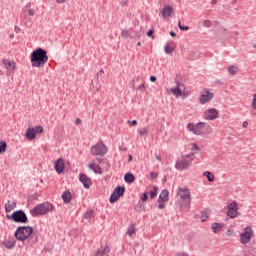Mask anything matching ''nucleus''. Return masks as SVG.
<instances>
[{"instance_id":"58836bf2","label":"nucleus","mask_w":256,"mask_h":256,"mask_svg":"<svg viewBox=\"0 0 256 256\" xmlns=\"http://www.w3.org/2000/svg\"><path fill=\"white\" fill-rule=\"evenodd\" d=\"M93 217V210H88L84 213V219H91Z\"/></svg>"},{"instance_id":"f03ea898","label":"nucleus","mask_w":256,"mask_h":256,"mask_svg":"<svg viewBox=\"0 0 256 256\" xmlns=\"http://www.w3.org/2000/svg\"><path fill=\"white\" fill-rule=\"evenodd\" d=\"M51 211H53V204L43 202L41 204H37L30 213L32 217H39V215H47V213H51Z\"/></svg>"},{"instance_id":"052dcab7","label":"nucleus","mask_w":256,"mask_h":256,"mask_svg":"<svg viewBox=\"0 0 256 256\" xmlns=\"http://www.w3.org/2000/svg\"><path fill=\"white\" fill-rule=\"evenodd\" d=\"M75 123H76V125H80V123H81V118H77V119L75 120Z\"/></svg>"},{"instance_id":"7c9ffc66","label":"nucleus","mask_w":256,"mask_h":256,"mask_svg":"<svg viewBox=\"0 0 256 256\" xmlns=\"http://www.w3.org/2000/svg\"><path fill=\"white\" fill-rule=\"evenodd\" d=\"M7 151V142L0 141V155L1 153H5Z\"/></svg>"},{"instance_id":"473e14b6","label":"nucleus","mask_w":256,"mask_h":256,"mask_svg":"<svg viewBox=\"0 0 256 256\" xmlns=\"http://www.w3.org/2000/svg\"><path fill=\"white\" fill-rule=\"evenodd\" d=\"M157 191H159V187L153 186V191L150 192V199H155L157 197Z\"/></svg>"},{"instance_id":"ea45409f","label":"nucleus","mask_w":256,"mask_h":256,"mask_svg":"<svg viewBox=\"0 0 256 256\" xmlns=\"http://www.w3.org/2000/svg\"><path fill=\"white\" fill-rule=\"evenodd\" d=\"M93 172L96 174V175H101L103 173V170L101 169L100 166H96L93 170Z\"/></svg>"},{"instance_id":"0e129e2a","label":"nucleus","mask_w":256,"mask_h":256,"mask_svg":"<svg viewBox=\"0 0 256 256\" xmlns=\"http://www.w3.org/2000/svg\"><path fill=\"white\" fill-rule=\"evenodd\" d=\"M211 5H217V0H212Z\"/></svg>"},{"instance_id":"4d7b16f0","label":"nucleus","mask_w":256,"mask_h":256,"mask_svg":"<svg viewBox=\"0 0 256 256\" xmlns=\"http://www.w3.org/2000/svg\"><path fill=\"white\" fill-rule=\"evenodd\" d=\"M187 127L189 131H193V123H189Z\"/></svg>"},{"instance_id":"5fc2aeb1","label":"nucleus","mask_w":256,"mask_h":256,"mask_svg":"<svg viewBox=\"0 0 256 256\" xmlns=\"http://www.w3.org/2000/svg\"><path fill=\"white\" fill-rule=\"evenodd\" d=\"M150 81H151V83H155V81H157V77L156 76H150Z\"/></svg>"},{"instance_id":"20e7f679","label":"nucleus","mask_w":256,"mask_h":256,"mask_svg":"<svg viewBox=\"0 0 256 256\" xmlns=\"http://www.w3.org/2000/svg\"><path fill=\"white\" fill-rule=\"evenodd\" d=\"M6 219H10L14 223H29V218L23 210H16L11 215H6Z\"/></svg>"},{"instance_id":"c03bdc74","label":"nucleus","mask_w":256,"mask_h":256,"mask_svg":"<svg viewBox=\"0 0 256 256\" xmlns=\"http://www.w3.org/2000/svg\"><path fill=\"white\" fill-rule=\"evenodd\" d=\"M252 109H255V110H256V94H254V97H253Z\"/></svg>"},{"instance_id":"412c9836","label":"nucleus","mask_w":256,"mask_h":256,"mask_svg":"<svg viewBox=\"0 0 256 256\" xmlns=\"http://www.w3.org/2000/svg\"><path fill=\"white\" fill-rule=\"evenodd\" d=\"M2 63L3 65H5L7 71H15L16 69L15 61L9 62L8 59H3Z\"/></svg>"},{"instance_id":"cd10ccee","label":"nucleus","mask_w":256,"mask_h":256,"mask_svg":"<svg viewBox=\"0 0 256 256\" xmlns=\"http://www.w3.org/2000/svg\"><path fill=\"white\" fill-rule=\"evenodd\" d=\"M15 207H17V202H12L8 200V202L5 204V211L6 213H11V211H13V209H15Z\"/></svg>"},{"instance_id":"2eb2a0df","label":"nucleus","mask_w":256,"mask_h":256,"mask_svg":"<svg viewBox=\"0 0 256 256\" xmlns=\"http://www.w3.org/2000/svg\"><path fill=\"white\" fill-rule=\"evenodd\" d=\"M253 235V230L251 228H246L245 231L240 235L242 245H247L251 241Z\"/></svg>"},{"instance_id":"e2e57ef3","label":"nucleus","mask_w":256,"mask_h":256,"mask_svg":"<svg viewBox=\"0 0 256 256\" xmlns=\"http://www.w3.org/2000/svg\"><path fill=\"white\" fill-rule=\"evenodd\" d=\"M131 161H133V156L129 155L128 162L131 163Z\"/></svg>"},{"instance_id":"dca6fc26","label":"nucleus","mask_w":256,"mask_h":256,"mask_svg":"<svg viewBox=\"0 0 256 256\" xmlns=\"http://www.w3.org/2000/svg\"><path fill=\"white\" fill-rule=\"evenodd\" d=\"M79 180H80V183H82L84 189H89V187H91V185H93V182L91 181V178H89L85 174H80L79 175Z\"/></svg>"},{"instance_id":"c9c22d12","label":"nucleus","mask_w":256,"mask_h":256,"mask_svg":"<svg viewBox=\"0 0 256 256\" xmlns=\"http://www.w3.org/2000/svg\"><path fill=\"white\" fill-rule=\"evenodd\" d=\"M138 133L140 137H143L144 135H147V133H149V130H147V128H140L138 129Z\"/></svg>"},{"instance_id":"c756f323","label":"nucleus","mask_w":256,"mask_h":256,"mask_svg":"<svg viewBox=\"0 0 256 256\" xmlns=\"http://www.w3.org/2000/svg\"><path fill=\"white\" fill-rule=\"evenodd\" d=\"M204 177H207L209 183H213L215 181V175H213V173H211L210 171L204 172Z\"/></svg>"},{"instance_id":"bb28decb","label":"nucleus","mask_w":256,"mask_h":256,"mask_svg":"<svg viewBox=\"0 0 256 256\" xmlns=\"http://www.w3.org/2000/svg\"><path fill=\"white\" fill-rule=\"evenodd\" d=\"M223 227H225V224H223V223H217V222L212 223V231H213V233L221 232V229Z\"/></svg>"},{"instance_id":"8fccbe9b","label":"nucleus","mask_w":256,"mask_h":256,"mask_svg":"<svg viewBox=\"0 0 256 256\" xmlns=\"http://www.w3.org/2000/svg\"><path fill=\"white\" fill-rule=\"evenodd\" d=\"M153 33H154L153 29L149 30L147 32V37H153Z\"/></svg>"},{"instance_id":"a19ab883","label":"nucleus","mask_w":256,"mask_h":256,"mask_svg":"<svg viewBox=\"0 0 256 256\" xmlns=\"http://www.w3.org/2000/svg\"><path fill=\"white\" fill-rule=\"evenodd\" d=\"M178 27H179L180 31H188L189 30L188 26L181 25V21L178 22Z\"/></svg>"},{"instance_id":"37998d69","label":"nucleus","mask_w":256,"mask_h":256,"mask_svg":"<svg viewBox=\"0 0 256 256\" xmlns=\"http://www.w3.org/2000/svg\"><path fill=\"white\" fill-rule=\"evenodd\" d=\"M28 15H29L30 17H34V16H35V10H34L33 8L29 9V10H28Z\"/></svg>"},{"instance_id":"39448f33","label":"nucleus","mask_w":256,"mask_h":256,"mask_svg":"<svg viewBox=\"0 0 256 256\" xmlns=\"http://www.w3.org/2000/svg\"><path fill=\"white\" fill-rule=\"evenodd\" d=\"M211 131V125H209L207 122H198L196 125H193L194 135H209Z\"/></svg>"},{"instance_id":"ddd939ff","label":"nucleus","mask_w":256,"mask_h":256,"mask_svg":"<svg viewBox=\"0 0 256 256\" xmlns=\"http://www.w3.org/2000/svg\"><path fill=\"white\" fill-rule=\"evenodd\" d=\"M228 212L227 215L230 217V219H235L237 215H239V208H237V201H233L230 203L227 207Z\"/></svg>"},{"instance_id":"338daca9","label":"nucleus","mask_w":256,"mask_h":256,"mask_svg":"<svg viewBox=\"0 0 256 256\" xmlns=\"http://www.w3.org/2000/svg\"><path fill=\"white\" fill-rule=\"evenodd\" d=\"M137 46H138V47H141V42H138V43H137Z\"/></svg>"},{"instance_id":"864d4df0","label":"nucleus","mask_w":256,"mask_h":256,"mask_svg":"<svg viewBox=\"0 0 256 256\" xmlns=\"http://www.w3.org/2000/svg\"><path fill=\"white\" fill-rule=\"evenodd\" d=\"M150 177H151V179H156L157 173L151 172V173H150Z\"/></svg>"},{"instance_id":"6ab92c4d","label":"nucleus","mask_w":256,"mask_h":256,"mask_svg":"<svg viewBox=\"0 0 256 256\" xmlns=\"http://www.w3.org/2000/svg\"><path fill=\"white\" fill-rule=\"evenodd\" d=\"M26 241L28 245H30V247H33V245H37V243H39V236L32 232V234L28 236V239H26Z\"/></svg>"},{"instance_id":"a211bd4d","label":"nucleus","mask_w":256,"mask_h":256,"mask_svg":"<svg viewBox=\"0 0 256 256\" xmlns=\"http://www.w3.org/2000/svg\"><path fill=\"white\" fill-rule=\"evenodd\" d=\"M200 161V159H203V156L201 155V148L197 144H193V160Z\"/></svg>"},{"instance_id":"e433bc0d","label":"nucleus","mask_w":256,"mask_h":256,"mask_svg":"<svg viewBox=\"0 0 256 256\" xmlns=\"http://www.w3.org/2000/svg\"><path fill=\"white\" fill-rule=\"evenodd\" d=\"M121 37L123 39H129V37H131V35L129 34V30H122Z\"/></svg>"},{"instance_id":"4be33fe9","label":"nucleus","mask_w":256,"mask_h":256,"mask_svg":"<svg viewBox=\"0 0 256 256\" xmlns=\"http://www.w3.org/2000/svg\"><path fill=\"white\" fill-rule=\"evenodd\" d=\"M94 256H109V246H101Z\"/></svg>"},{"instance_id":"13d9d810","label":"nucleus","mask_w":256,"mask_h":256,"mask_svg":"<svg viewBox=\"0 0 256 256\" xmlns=\"http://www.w3.org/2000/svg\"><path fill=\"white\" fill-rule=\"evenodd\" d=\"M170 37H177V33H175L174 31H170Z\"/></svg>"},{"instance_id":"4c0bfd02","label":"nucleus","mask_w":256,"mask_h":256,"mask_svg":"<svg viewBox=\"0 0 256 256\" xmlns=\"http://www.w3.org/2000/svg\"><path fill=\"white\" fill-rule=\"evenodd\" d=\"M140 199L143 203H145V201H147V199H149V193L144 192L140 195Z\"/></svg>"},{"instance_id":"69168bd1","label":"nucleus","mask_w":256,"mask_h":256,"mask_svg":"<svg viewBox=\"0 0 256 256\" xmlns=\"http://www.w3.org/2000/svg\"><path fill=\"white\" fill-rule=\"evenodd\" d=\"M156 159H157V161H161V156L156 155Z\"/></svg>"},{"instance_id":"6e6d98bb","label":"nucleus","mask_w":256,"mask_h":256,"mask_svg":"<svg viewBox=\"0 0 256 256\" xmlns=\"http://www.w3.org/2000/svg\"><path fill=\"white\" fill-rule=\"evenodd\" d=\"M119 151H122V152L127 151V147L119 146Z\"/></svg>"},{"instance_id":"393cba45","label":"nucleus","mask_w":256,"mask_h":256,"mask_svg":"<svg viewBox=\"0 0 256 256\" xmlns=\"http://www.w3.org/2000/svg\"><path fill=\"white\" fill-rule=\"evenodd\" d=\"M71 199H73V195L71 194V191L69 190L64 191V193L62 194V200L64 201V203H71Z\"/></svg>"},{"instance_id":"680f3d73","label":"nucleus","mask_w":256,"mask_h":256,"mask_svg":"<svg viewBox=\"0 0 256 256\" xmlns=\"http://www.w3.org/2000/svg\"><path fill=\"white\" fill-rule=\"evenodd\" d=\"M67 0H56V3H58V4H63V3H65Z\"/></svg>"},{"instance_id":"c85d7f7f","label":"nucleus","mask_w":256,"mask_h":256,"mask_svg":"<svg viewBox=\"0 0 256 256\" xmlns=\"http://www.w3.org/2000/svg\"><path fill=\"white\" fill-rule=\"evenodd\" d=\"M135 233V222H131L130 226L127 229L126 235H129V237H132Z\"/></svg>"},{"instance_id":"6e6552de","label":"nucleus","mask_w":256,"mask_h":256,"mask_svg":"<svg viewBox=\"0 0 256 256\" xmlns=\"http://www.w3.org/2000/svg\"><path fill=\"white\" fill-rule=\"evenodd\" d=\"M191 161H193V154L183 156L181 160H178L176 162L175 169H177L178 171H183L184 169H187V167H189Z\"/></svg>"},{"instance_id":"bf43d9fd","label":"nucleus","mask_w":256,"mask_h":256,"mask_svg":"<svg viewBox=\"0 0 256 256\" xmlns=\"http://www.w3.org/2000/svg\"><path fill=\"white\" fill-rule=\"evenodd\" d=\"M88 168H89V169H91V170L93 171V170H94V168H95V164H89V165H88Z\"/></svg>"},{"instance_id":"b1692460","label":"nucleus","mask_w":256,"mask_h":256,"mask_svg":"<svg viewBox=\"0 0 256 256\" xmlns=\"http://www.w3.org/2000/svg\"><path fill=\"white\" fill-rule=\"evenodd\" d=\"M170 91L176 97H181V95H183V92L181 91V83H179V82H176V87L171 88Z\"/></svg>"},{"instance_id":"9b49d317","label":"nucleus","mask_w":256,"mask_h":256,"mask_svg":"<svg viewBox=\"0 0 256 256\" xmlns=\"http://www.w3.org/2000/svg\"><path fill=\"white\" fill-rule=\"evenodd\" d=\"M204 118L206 121H215V119L219 118V110L216 108H209L204 111Z\"/></svg>"},{"instance_id":"72a5a7b5","label":"nucleus","mask_w":256,"mask_h":256,"mask_svg":"<svg viewBox=\"0 0 256 256\" xmlns=\"http://www.w3.org/2000/svg\"><path fill=\"white\" fill-rule=\"evenodd\" d=\"M237 71H239V68L236 66H230L228 68V72L230 73V75H237Z\"/></svg>"},{"instance_id":"a878e982","label":"nucleus","mask_w":256,"mask_h":256,"mask_svg":"<svg viewBox=\"0 0 256 256\" xmlns=\"http://www.w3.org/2000/svg\"><path fill=\"white\" fill-rule=\"evenodd\" d=\"M124 181L125 183H128L131 185V183H135V175L131 172H128L124 175Z\"/></svg>"},{"instance_id":"a18cd8bd","label":"nucleus","mask_w":256,"mask_h":256,"mask_svg":"<svg viewBox=\"0 0 256 256\" xmlns=\"http://www.w3.org/2000/svg\"><path fill=\"white\" fill-rule=\"evenodd\" d=\"M203 25H204V27L209 28V27H211V22L209 20H204Z\"/></svg>"},{"instance_id":"423d86ee","label":"nucleus","mask_w":256,"mask_h":256,"mask_svg":"<svg viewBox=\"0 0 256 256\" xmlns=\"http://www.w3.org/2000/svg\"><path fill=\"white\" fill-rule=\"evenodd\" d=\"M177 196L180 197L181 201L186 207H191V192L187 188H178Z\"/></svg>"},{"instance_id":"4468645a","label":"nucleus","mask_w":256,"mask_h":256,"mask_svg":"<svg viewBox=\"0 0 256 256\" xmlns=\"http://www.w3.org/2000/svg\"><path fill=\"white\" fill-rule=\"evenodd\" d=\"M214 94L209 91V89H205L204 92L200 95L199 101L201 105H205V103H211Z\"/></svg>"},{"instance_id":"49530a36","label":"nucleus","mask_w":256,"mask_h":256,"mask_svg":"<svg viewBox=\"0 0 256 256\" xmlns=\"http://www.w3.org/2000/svg\"><path fill=\"white\" fill-rule=\"evenodd\" d=\"M127 123L135 127V125H137V120H128Z\"/></svg>"},{"instance_id":"79ce46f5","label":"nucleus","mask_w":256,"mask_h":256,"mask_svg":"<svg viewBox=\"0 0 256 256\" xmlns=\"http://www.w3.org/2000/svg\"><path fill=\"white\" fill-rule=\"evenodd\" d=\"M105 73V71L103 69H101L97 74H96V79L99 83V77H101L103 74Z\"/></svg>"},{"instance_id":"09e8293b","label":"nucleus","mask_w":256,"mask_h":256,"mask_svg":"<svg viewBox=\"0 0 256 256\" xmlns=\"http://www.w3.org/2000/svg\"><path fill=\"white\" fill-rule=\"evenodd\" d=\"M25 9H31V2H28L25 7L23 8V11H25Z\"/></svg>"},{"instance_id":"aec40b11","label":"nucleus","mask_w":256,"mask_h":256,"mask_svg":"<svg viewBox=\"0 0 256 256\" xmlns=\"http://www.w3.org/2000/svg\"><path fill=\"white\" fill-rule=\"evenodd\" d=\"M172 13H173V7L169 5L164 6L161 10V15L163 19H167V17H171Z\"/></svg>"},{"instance_id":"f3484780","label":"nucleus","mask_w":256,"mask_h":256,"mask_svg":"<svg viewBox=\"0 0 256 256\" xmlns=\"http://www.w3.org/2000/svg\"><path fill=\"white\" fill-rule=\"evenodd\" d=\"M55 171L61 175L63 171H65V163L63 162V158H58L57 161L55 162Z\"/></svg>"},{"instance_id":"2f4dec72","label":"nucleus","mask_w":256,"mask_h":256,"mask_svg":"<svg viewBox=\"0 0 256 256\" xmlns=\"http://www.w3.org/2000/svg\"><path fill=\"white\" fill-rule=\"evenodd\" d=\"M207 219H209V210H206V211L202 212V214H201L202 223H205V221H207Z\"/></svg>"},{"instance_id":"0eeeda50","label":"nucleus","mask_w":256,"mask_h":256,"mask_svg":"<svg viewBox=\"0 0 256 256\" xmlns=\"http://www.w3.org/2000/svg\"><path fill=\"white\" fill-rule=\"evenodd\" d=\"M91 155H94L95 157H104V155H107V146L101 143H97L96 145H93L91 147Z\"/></svg>"},{"instance_id":"f257e3e1","label":"nucleus","mask_w":256,"mask_h":256,"mask_svg":"<svg viewBox=\"0 0 256 256\" xmlns=\"http://www.w3.org/2000/svg\"><path fill=\"white\" fill-rule=\"evenodd\" d=\"M30 61L32 63V67H43V65L49 61L47 50L43 48H37L31 53Z\"/></svg>"},{"instance_id":"f704fd0d","label":"nucleus","mask_w":256,"mask_h":256,"mask_svg":"<svg viewBox=\"0 0 256 256\" xmlns=\"http://www.w3.org/2000/svg\"><path fill=\"white\" fill-rule=\"evenodd\" d=\"M164 51H165V53H166L167 55H171V53H173L174 49L171 48V46H169V44H166V45L164 46Z\"/></svg>"},{"instance_id":"3c124183","label":"nucleus","mask_w":256,"mask_h":256,"mask_svg":"<svg viewBox=\"0 0 256 256\" xmlns=\"http://www.w3.org/2000/svg\"><path fill=\"white\" fill-rule=\"evenodd\" d=\"M15 33H21V28L19 26L14 27Z\"/></svg>"},{"instance_id":"774afa93","label":"nucleus","mask_w":256,"mask_h":256,"mask_svg":"<svg viewBox=\"0 0 256 256\" xmlns=\"http://www.w3.org/2000/svg\"><path fill=\"white\" fill-rule=\"evenodd\" d=\"M214 24H215V25H219V22L215 21Z\"/></svg>"},{"instance_id":"5701e85b","label":"nucleus","mask_w":256,"mask_h":256,"mask_svg":"<svg viewBox=\"0 0 256 256\" xmlns=\"http://www.w3.org/2000/svg\"><path fill=\"white\" fill-rule=\"evenodd\" d=\"M17 243V240L15 238H9L8 240L2 242V245L6 247V249H13Z\"/></svg>"},{"instance_id":"f8f14e48","label":"nucleus","mask_w":256,"mask_h":256,"mask_svg":"<svg viewBox=\"0 0 256 256\" xmlns=\"http://www.w3.org/2000/svg\"><path fill=\"white\" fill-rule=\"evenodd\" d=\"M167 201H169V190L164 189L158 197V209H165V203H167Z\"/></svg>"},{"instance_id":"1a4fd4ad","label":"nucleus","mask_w":256,"mask_h":256,"mask_svg":"<svg viewBox=\"0 0 256 256\" xmlns=\"http://www.w3.org/2000/svg\"><path fill=\"white\" fill-rule=\"evenodd\" d=\"M43 133V128L42 126H35L34 128L29 127L25 134L24 137H26V139H28V141H33V139H35V137H37V135Z\"/></svg>"},{"instance_id":"de8ad7c7","label":"nucleus","mask_w":256,"mask_h":256,"mask_svg":"<svg viewBox=\"0 0 256 256\" xmlns=\"http://www.w3.org/2000/svg\"><path fill=\"white\" fill-rule=\"evenodd\" d=\"M243 129H247V127H249V122L244 121L242 124Z\"/></svg>"},{"instance_id":"7ed1b4c3","label":"nucleus","mask_w":256,"mask_h":256,"mask_svg":"<svg viewBox=\"0 0 256 256\" xmlns=\"http://www.w3.org/2000/svg\"><path fill=\"white\" fill-rule=\"evenodd\" d=\"M30 235H33V227L31 226H19L14 233L17 241H27Z\"/></svg>"},{"instance_id":"9d476101","label":"nucleus","mask_w":256,"mask_h":256,"mask_svg":"<svg viewBox=\"0 0 256 256\" xmlns=\"http://www.w3.org/2000/svg\"><path fill=\"white\" fill-rule=\"evenodd\" d=\"M123 195H125V187L117 186L109 198L110 203H117Z\"/></svg>"},{"instance_id":"603ef678","label":"nucleus","mask_w":256,"mask_h":256,"mask_svg":"<svg viewBox=\"0 0 256 256\" xmlns=\"http://www.w3.org/2000/svg\"><path fill=\"white\" fill-rule=\"evenodd\" d=\"M138 89H139V91H144L145 90V84H140Z\"/></svg>"}]
</instances>
